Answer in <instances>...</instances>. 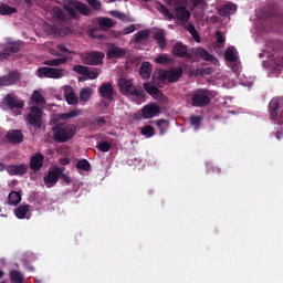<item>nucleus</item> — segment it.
Listing matches in <instances>:
<instances>
[{
  "label": "nucleus",
  "mask_w": 283,
  "mask_h": 283,
  "mask_svg": "<svg viewBox=\"0 0 283 283\" xmlns=\"http://www.w3.org/2000/svg\"><path fill=\"white\" fill-rule=\"evenodd\" d=\"M64 11L60 7H54L51 10V14L59 23H67V21H76L82 17H91L92 9L87 4L81 1L71 0L69 3L63 6ZM80 13V14H78Z\"/></svg>",
  "instance_id": "nucleus-1"
},
{
  "label": "nucleus",
  "mask_w": 283,
  "mask_h": 283,
  "mask_svg": "<svg viewBox=\"0 0 283 283\" xmlns=\"http://www.w3.org/2000/svg\"><path fill=\"white\" fill-rule=\"evenodd\" d=\"M270 119L275 127V138L282 140L283 138V97H273L269 104Z\"/></svg>",
  "instance_id": "nucleus-2"
},
{
  "label": "nucleus",
  "mask_w": 283,
  "mask_h": 283,
  "mask_svg": "<svg viewBox=\"0 0 283 283\" xmlns=\"http://www.w3.org/2000/svg\"><path fill=\"white\" fill-rule=\"evenodd\" d=\"M76 136V126L73 124H56L53 127V140L55 143H67Z\"/></svg>",
  "instance_id": "nucleus-3"
},
{
  "label": "nucleus",
  "mask_w": 283,
  "mask_h": 283,
  "mask_svg": "<svg viewBox=\"0 0 283 283\" xmlns=\"http://www.w3.org/2000/svg\"><path fill=\"white\" fill-rule=\"evenodd\" d=\"M119 92L123 96H136V98H145V91L143 88H136L132 80L125 77L119 78L118 81Z\"/></svg>",
  "instance_id": "nucleus-4"
},
{
  "label": "nucleus",
  "mask_w": 283,
  "mask_h": 283,
  "mask_svg": "<svg viewBox=\"0 0 283 283\" xmlns=\"http://www.w3.org/2000/svg\"><path fill=\"white\" fill-rule=\"evenodd\" d=\"M192 107H207L211 105V91L207 88H199L191 94Z\"/></svg>",
  "instance_id": "nucleus-5"
},
{
  "label": "nucleus",
  "mask_w": 283,
  "mask_h": 283,
  "mask_svg": "<svg viewBox=\"0 0 283 283\" xmlns=\"http://www.w3.org/2000/svg\"><path fill=\"white\" fill-rule=\"evenodd\" d=\"M36 76L39 78H63L65 76V70L64 69H56V67H50V66H41L36 70Z\"/></svg>",
  "instance_id": "nucleus-6"
},
{
  "label": "nucleus",
  "mask_w": 283,
  "mask_h": 283,
  "mask_svg": "<svg viewBox=\"0 0 283 283\" xmlns=\"http://www.w3.org/2000/svg\"><path fill=\"white\" fill-rule=\"evenodd\" d=\"M182 78V67H172L170 70L161 71L158 75L159 83H178Z\"/></svg>",
  "instance_id": "nucleus-7"
},
{
  "label": "nucleus",
  "mask_w": 283,
  "mask_h": 283,
  "mask_svg": "<svg viewBox=\"0 0 283 283\" xmlns=\"http://www.w3.org/2000/svg\"><path fill=\"white\" fill-rule=\"evenodd\" d=\"M27 120L31 127L41 129L43 126V111L38 106H31V111L27 116Z\"/></svg>",
  "instance_id": "nucleus-8"
},
{
  "label": "nucleus",
  "mask_w": 283,
  "mask_h": 283,
  "mask_svg": "<svg viewBox=\"0 0 283 283\" xmlns=\"http://www.w3.org/2000/svg\"><path fill=\"white\" fill-rule=\"evenodd\" d=\"M73 72H76V74H80L81 76H84L85 78H90L91 81H94V78H98L101 74L99 69H92L85 66V65H74L73 66Z\"/></svg>",
  "instance_id": "nucleus-9"
},
{
  "label": "nucleus",
  "mask_w": 283,
  "mask_h": 283,
  "mask_svg": "<svg viewBox=\"0 0 283 283\" xmlns=\"http://www.w3.org/2000/svg\"><path fill=\"white\" fill-rule=\"evenodd\" d=\"M103 59H105V54L98 51H92L85 53L83 61L86 65H103Z\"/></svg>",
  "instance_id": "nucleus-10"
},
{
  "label": "nucleus",
  "mask_w": 283,
  "mask_h": 283,
  "mask_svg": "<svg viewBox=\"0 0 283 283\" xmlns=\"http://www.w3.org/2000/svg\"><path fill=\"white\" fill-rule=\"evenodd\" d=\"M125 56H127V49L117 46L116 44L107 45L106 59H125Z\"/></svg>",
  "instance_id": "nucleus-11"
},
{
  "label": "nucleus",
  "mask_w": 283,
  "mask_h": 283,
  "mask_svg": "<svg viewBox=\"0 0 283 283\" xmlns=\"http://www.w3.org/2000/svg\"><path fill=\"white\" fill-rule=\"evenodd\" d=\"M98 95L105 98V101H108V103H112V101H114V86H112V83H103L98 87Z\"/></svg>",
  "instance_id": "nucleus-12"
},
{
  "label": "nucleus",
  "mask_w": 283,
  "mask_h": 283,
  "mask_svg": "<svg viewBox=\"0 0 283 283\" xmlns=\"http://www.w3.org/2000/svg\"><path fill=\"white\" fill-rule=\"evenodd\" d=\"M190 52L192 56H196L197 59H201L202 61H210V62L218 61L216 56H213L211 53H209V51H207L202 46L192 48Z\"/></svg>",
  "instance_id": "nucleus-13"
},
{
  "label": "nucleus",
  "mask_w": 283,
  "mask_h": 283,
  "mask_svg": "<svg viewBox=\"0 0 283 283\" xmlns=\"http://www.w3.org/2000/svg\"><path fill=\"white\" fill-rule=\"evenodd\" d=\"M60 174H61V168L59 167H55L48 172V175L44 177V185L48 187V189L54 187V185L59 182Z\"/></svg>",
  "instance_id": "nucleus-14"
},
{
  "label": "nucleus",
  "mask_w": 283,
  "mask_h": 283,
  "mask_svg": "<svg viewBox=\"0 0 283 283\" xmlns=\"http://www.w3.org/2000/svg\"><path fill=\"white\" fill-rule=\"evenodd\" d=\"M172 54L175 56H178L179 59H193V54L189 53V50L187 49V45L177 42L172 48Z\"/></svg>",
  "instance_id": "nucleus-15"
},
{
  "label": "nucleus",
  "mask_w": 283,
  "mask_h": 283,
  "mask_svg": "<svg viewBox=\"0 0 283 283\" xmlns=\"http://www.w3.org/2000/svg\"><path fill=\"white\" fill-rule=\"evenodd\" d=\"M3 105H6L9 109H23L25 107V103L23 101H18L12 96V94H7L2 99Z\"/></svg>",
  "instance_id": "nucleus-16"
},
{
  "label": "nucleus",
  "mask_w": 283,
  "mask_h": 283,
  "mask_svg": "<svg viewBox=\"0 0 283 283\" xmlns=\"http://www.w3.org/2000/svg\"><path fill=\"white\" fill-rule=\"evenodd\" d=\"M157 114H160V106L155 103L147 104L142 108L143 118H154V116H156Z\"/></svg>",
  "instance_id": "nucleus-17"
},
{
  "label": "nucleus",
  "mask_w": 283,
  "mask_h": 283,
  "mask_svg": "<svg viewBox=\"0 0 283 283\" xmlns=\"http://www.w3.org/2000/svg\"><path fill=\"white\" fill-rule=\"evenodd\" d=\"M6 171L9 174V176H25V174H28V165H10L6 168Z\"/></svg>",
  "instance_id": "nucleus-18"
},
{
  "label": "nucleus",
  "mask_w": 283,
  "mask_h": 283,
  "mask_svg": "<svg viewBox=\"0 0 283 283\" xmlns=\"http://www.w3.org/2000/svg\"><path fill=\"white\" fill-rule=\"evenodd\" d=\"M44 160L45 156L41 153H36L30 158V169H32V171H41Z\"/></svg>",
  "instance_id": "nucleus-19"
},
{
  "label": "nucleus",
  "mask_w": 283,
  "mask_h": 283,
  "mask_svg": "<svg viewBox=\"0 0 283 283\" xmlns=\"http://www.w3.org/2000/svg\"><path fill=\"white\" fill-rule=\"evenodd\" d=\"M176 19L180 21L181 25L189 23V19H191V13L187 10V7L179 6L176 8Z\"/></svg>",
  "instance_id": "nucleus-20"
},
{
  "label": "nucleus",
  "mask_w": 283,
  "mask_h": 283,
  "mask_svg": "<svg viewBox=\"0 0 283 283\" xmlns=\"http://www.w3.org/2000/svg\"><path fill=\"white\" fill-rule=\"evenodd\" d=\"M7 140L11 145H19L23 143V133L20 129H12L7 133Z\"/></svg>",
  "instance_id": "nucleus-21"
},
{
  "label": "nucleus",
  "mask_w": 283,
  "mask_h": 283,
  "mask_svg": "<svg viewBox=\"0 0 283 283\" xmlns=\"http://www.w3.org/2000/svg\"><path fill=\"white\" fill-rule=\"evenodd\" d=\"M64 90V98L69 105H77L78 97L76 96V93H74V88L72 86L66 85L63 87Z\"/></svg>",
  "instance_id": "nucleus-22"
},
{
  "label": "nucleus",
  "mask_w": 283,
  "mask_h": 283,
  "mask_svg": "<svg viewBox=\"0 0 283 283\" xmlns=\"http://www.w3.org/2000/svg\"><path fill=\"white\" fill-rule=\"evenodd\" d=\"M17 81H19V75L14 72H11L8 75L0 77V87H9L10 85H14Z\"/></svg>",
  "instance_id": "nucleus-23"
},
{
  "label": "nucleus",
  "mask_w": 283,
  "mask_h": 283,
  "mask_svg": "<svg viewBox=\"0 0 283 283\" xmlns=\"http://www.w3.org/2000/svg\"><path fill=\"white\" fill-rule=\"evenodd\" d=\"M21 50L19 43L14 42L7 46L3 52L0 53V60L3 61L10 57V54H17Z\"/></svg>",
  "instance_id": "nucleus-24"
},
{
  "label": "nucleus",
  "mask_w": 283,
  "mask_h": 283,
  "mask_svg": "<svg viewBox=\"0 0 283 283\" xmlns=\"http://www.w3.org/2000/svg\"><path fill=\"white\" fill-rule=\"evenodd\" d=\"M151 63L143 62L139 67V76L144 78V81H148V78H151Z\"/></svg>",
  "instance_id": "nucleus-25"
},
{
  "label": "nucleus",
  "mask_w": 283,
  "mask_h": 283,
  "mask_svg": "<svg viewBox=\"0 0 283 283\" xmlns=\"http://www.w3.org/2000/svg\"><path fill=\"white\" fill-rule=\"evenodd\" d=\"M65 63H67V55L44 61V65H48L49 67H59V65H65Z\"/></svg>",
  "instance_id": "nucleus-26"
},
{
  "label": "nucleus",
  "mask_w": 283,
  "mask_h": 283,
  "mask_svg": "<svg viewBox=\"0 0 283 283\" xmlns=\"http://www.w3.org/2000/svg\"><path fill=\"white\" fill-rule=\"evenodd\" d=\"M93 90L91 87H84L80 92V103L85 105L92 98Z\"/></svg>",
  "instance_id": "nucleus-27"
},
{
  "label": "nucleus",
  "mask_w": 283,
  "mask_h": 283,
  "mask_svg": "<svg viewBox=\"0 0 283 283\" xmlns=\"http://www.w3.org/2000/svg\"><path fill=\"white\" fill-rule=\"evenodd\" d=\"M156 10H158L160 12V14L166 17V19H168V21H174V19H176V15H174V13L169 12V9H167L165 7V4H163L160 2L156 3Z\"/></svg>",
  "instance_id": "nucleus-28"
},
{
  "label": "nucleus",
  "mask_w": 283,
  "mask_h": 283,
  "mask_svg": "<svg viewBox=\"0 0 283 283\" xmlns=\"http://www.w3.org/2000/svg\"><path fill=\"white\" fill-rule=\"evenodd\" d=\"M144 90L147 92V94H149V96L163 95V92L158 87L151 85L149 82L144 83Z\"/></svg>",
  "instance_id": "nucleus-29"
},
{
  "label": "nucleus",
  "mask_w": 283,
  "mask_h": 283,
  "mask_svg": "<svg viewBox=\"0 0 283 283\" xmlns=\"http://www.w3.org/2000/svg\"><path fill=\"white\" fill-rule=\"evenodd\" d=\"M30 211V205H21L18 207V209L14 211V216L19 219V220H23L25 218V216H28Z\"/></svg>",
  "instance_id": "nucleus-30"
},
{
  "label": "nucleus",
  "mask_w": 283,
  "mask_h": 283,
  "mask_svg": "<svg viewBox=\"0 0 283 283\" xmlns=\"http://www.w3.org/2000/svg\"><path fill=\"white\" fill-rule=\"evenodd\" d=\"M1 17H10V14H17V8L10 7L8 3L0 4Z\"/></svg>",
  "instance_id": "nucleus-31"
},
{
  "label": "nucleus",
  "mask_w": 283,
  "mask_h": 283,
  "mask_svg": "<svg viewBox=\"0 0 283 283\" xmlns=\"http://www.w3.org/2000/svg\"><path fill=\"white\" fill-rule=\"evenodd\" d=\"M226 61H229V63H235L238 61V55L235 54V48L228 46L224 53Z\"/></svg>",
  "instance_id": "nucleus-32"
},
{
  "label": "nucleus",
  "mask_w": 283,
  "mask_h": 283,
  "mask_svg": "<svg viewBox=\"0 0 283 283\" xmlns=\"http://www.w3.org/2000/svg\"><path fill=\"white\" fill-rule=\"evenodd\" d=\"M154 40L157 41L160 50H165L167 48V39L165 38V33L163 32H156L154 35Z\"/></svg>",
  "instance_id": "nucleus-33"
},
{
  "label": "nucleus",
  "mask_w": 283,
  "mask_h": 283,
  "mask_svg": "<svg viewBox=\"0 0 283 283\" xmlns=\"http://www.w3.org/2000/svg\"><path fill=\"white\" fill-rule=\"evenodd\" d=\"M8 200H9V205H11L12 207H17V205L21 202V192L11 191L9 193Z\"/></svg>",
  "instance_id": "nucleus-34"
},
{
  "label": "nucleus",
  "mask_w": 283,
  "mask_h": 283,
  "mask_svg": "<svg viewBox=\"0 0 283 283\" xmlns=\"http://www.w3.org/2000/svg\"><path fill=\"white\" fill-rule=\"evenodd\" d=\"M31 101L35 105H45V97H43V94L39 91H34L31 95Z\"/></svg>",
  "instance_id": "nucleus-35"
},
{
  "label": "nucleus",
  "mask_w": 283,
  "mask_h": 283,
  "mask_svg": "<svg viewBox=\"0 0 283 283\" xmlns=\"http://www.w3.org/2000/svg\"><path fill=\"white\" fill-rule=\"evenodd\" d=\"M44 30L46 34H51L52 36H63V31H61V29L53 27L51 24H46L44 27Z\"/></svg>",
  "instance_id": "nucleus-36"
},
{
  "label": "nucleus",
  "mask_w": 283,
  "mask_h": 283,
  "mask_svg": "<svg viewBox=\"0 0 283 283\" xmlns=\"http://www.w3.org/2000/svg\"><path fill=\"white\" fill-rule=\"evenodd\" d=\"M235 10H238V8L235 7V4H224L221 9H220V14L222 17H229V14H233V12H235Z\"/></svg>",
  "instance_id": "nucleus-37"
},
{
  "label": "nucleus",
  "mask_w": 283,
  "mask_h": 283,
  "mask_svg": "<svg viewBox=\"0 0 283 283\" xmlns=\"http://www.w3.org/2000/svg\"><path fill=\"white\" fill-rule=\"evenodd\" d=\"M76 116H81V111L73 109L69 113H62L59 115V118H61V120H70V118H76Z\"/></svg>",
  "instance_id": "nucleus-38"
},
{
  "label": "nucleus",
  "mask_w": 283,
  "mask_h": 283,
  "mask_svg": "<svg viewBox=\"0 0 283 283\" xmlns=\"http://www.w3.org/2000/svg\"><path fill=\"white\" fill-rule=\"evenodd\" d=\"M186 30L189 32V34H191L192 39H195L197 43H200V35L198 34V30H196L193 23H188Z\"/></svg>",
  "instance_id": "nucleus-39"
},
{
  "label": "nucleus",
  "mask_w": 283,
  "mask_h": 283,
  "mask_svg": "<svg viewBox=\"0 0 283 283\" xmlns=\"http://www.w3.org/2000/svg\"><path fill=\"white\" fill-rule=\"evenodd\" d=\"M155 63H157L158 65H169L171 63V59H169V55L167 54H159L155 59Z\"/></svg>",
  "instance_id": "nucleus-40"
},
{
  "label": "nucleus",
  "mask_w": 283,
  "mask_h": 283,
  "mask_svg": "<svg viewBox=\"0 0 283 283\" xmlns=\"http://www.w3.org/2000/svg\"><path fill=\"white\" fill-rule=\"evenodd\" d=\"M10 280L13 283H23V274L17 270H13L10 272Z\"/></svg>",
  "instance_id": "nucleus-41"
},
{
  "label": "nucleus",
  "mask_w": 283,
  "mask_h": 283,
  "mask_svg": "<svg viewBox=\"0 0 283 283\" xmlns=\"http://www.w3.org/2000/svg\"><path fill=\"white\" fill-rule=\"evenodd\" d=\"M156 125L160 132V136H163L167 132V127H169V122L167 119H158Z\"/></svg>",
  "instance_id": "nucleus-42"
},
{
  "label": "nucleus",
  "mask_w": 283,
  "mask_h": 283,
  "mask_svg": "<svg viewBox=\"0 0 283 283\" xmlns=\"http://www.w3.org/2000/svg\"><path fill=\"white\" fill-rule=\"evenodd\" d=\"M76 167L81 171H90V169H92V165L90 164V161H87V159L78 160Z\"/></svg>",
  "instance_id": "nucleus-43"
},
{
  "label": "nucleus",
  "mask_w": 283,
  "mask_h": 283,
  "mask_svg": "<svg viewBox=\"0 0 283 283\" xmlns=\"http://www.w3.org/2000/svg\"><path fill=\"white\" fill-rule=\"evenodd\" d=\"M149 39V31L143 30L135 34V43H140V41H145Z\"/></svg>",
  "instance_id": "nucleus-44"
},
{
  "label": "nucleus",
  "mask_w": 283,
  "mask_h": 283,
  "mask_svg": "<svg viewBox=\"0 0 283 283\" xmlns=\"http://www.w3.org/2000/svg\"><path fill=\"white\" fill-rule=\"evenodd\" d=\"M99 25L101 28H106L107 30H109V28H114V20L109 18H102L99 20Z\"/></svg>",
  "instance_id": "nucleus-45"
},
{
  "label": "nucleus",
  "mask_w": 283,
  "mask_h": 283,
  "mask_svg": "<svg viewBox=\"0 0 283 283\" xmlns=\"http://www.w3.org/2000/svg\"><path fill=\"white\" fill-rule=\"evenodd\" d=\"M143 136H147V138H151V136H155L156 132L150 125H146L142 128Z\"/></svg>",
  "instance_id": "nucleus-46"
},
{
  "label": "nucleus",
  "mask_w": 283,
  "mask_h": 283,
  "mask_svg": "<svg viewBox=\"0 0 283 283\" xmlns=\"http://www.w3.org/2000/svg\"><path fill=\"white\" fill-rule=\"evenodd\" d=\"M190 125H192V127H196V129H198L200 125H202V117L198 115H192L190 117Z\"/></svg>",
  "instance_id": "nucleus-47"
},
{
  "label": "nucleus",
  "mask_w": 283,
  "mask_h": 283,
  "mask_svg": "<svg viewBox=\"0 0 283 283\" xmlns=\"http://www.w3.org/2000/svg\"><path fill=\"white\" fill-rule=\"evenodd\" d=\"M97 149L103 153H107L112 149V144L108 142H102L97 145Z\"/></svg>",
  "instance_id": "nucleus-48"
},
{
  "label": "nucleus",
  "mask_w": 283,
  "mask_h": 283,
  "mask_svg": "<svg viewBox=\"0 0 283 283\" xmlns=\"http://www.w3.org/2000/svg\"><path fill=\"white\" fill-rule=\"evenodd\" d=\"M86 2L93 10H99L103 7V3L99 0H86Z\"/></svg>",
  "instance_id": "nucleus-49"
},
{
  "label": "nucleus",
  "mask_w": 283,
  "mask_h": 283,
  "mask_svg": "<svg viewBox=\"0 0 283 283\" xmlns=\"http://www.w3.org/2000/svg\"><path fill=\"white\" fill-rule=\"evenodd\" d=\"M65 168H61V174L59 175V178L62 180V182H65V185H71L72 179L67 175L64 174Z\"/></svg>",
  "instance_id": "nucleus-50"
},
{
  "label": "nucleus",
  "mask_w": 283,
  "mask_h": 283,
  "mask_svg": "<svg viewBox=\"0 0 283 283\" xmlns=\"http://www.w3.org/2000/svg\"><path fill=\"white\" fill-rule=\"evenodd\" d=\"M196 76H203V74H211V69L206 67V69H197L195 71Z\"/></svg>",
  "instance_id": "nucleus-51"
},
{
  "label": "nucleus",
  "mask_w": 283,
  "mask_h": 283,
  "mask_svg": "<svg viewBox=\"0 0 283 283\" xmlns=\"http://www.w3.org/2000/svg\"><path fill=\"white\" fill-rule=\"evenodd\" d=\"M133 32H136V25L130 24L123 29L122 34H132Z\"/></svg>",
  "instance_id": "nucleus-52"
},
{
  "label": "nucleus",
  "mask_w": 283,
  "mask_h": 283,
  "mask_svg": "<svg viewBox=\"0 0 283 283\" xmlns=\"http://www.w3.org/2000/svg\"><path fill=\"white\" fill-rule=\"evenodd\" d=\"M216 39H217V43H219L220 45L226 43V39L224 35H222L221 31H217L216 32Z\"/></svg>",
  "instance_id": "nucleus-53"
},
{
  "label": "nucleus",
  "mask_w": 283,
  "mask_h": 283,
  "mask_svg": "<svg viewBox=\"0 0 283 283\" xmlns=\"http://www.w3.org/2000/svg\"><path fill=\"white\" fill-rule=\"evenodd\" d=\"M107 120H105V117H98L95 119L94 125H97V127H103Z\"/></svg>",
  "instance_id": "nucleus-54"
},
{
  "label": "nucleus",
  "mask_w": 283,
  "mask_h": 283,
  "mask_svg": "<svg viewBox=\"0 0 283 283\" xmlns=\"http://www.w3.org/2000/svg\"><path fill=\"white\" fill-rule=\"evenodd\" d=\"M57 50H59V52H64V54H72V51L66 49L63 44H59Z\"/></svg>",
  "instance_id": "nucleus-55"
},
{
  "label": "nucleus",
  "mask_w": 283,
  "mask_h": 283,
  "mask_svg": "<svg viewBox=\"0 0 283 283\" xmlns=\"http://www.w3.org/2000/svg\"><path fill=\"white\" fill-rule=\"evenodd\" d=\"M208 174H220V168L216 167V166H208Z\"/></svg>",
  "instance_id": "nucleus-56"
},
{
  "label": "nucleus",
  "mask_w": 283,
  "mask_h": 283,
  "mask_svg": "<svg viewBox=\"0 0 283 283\" xmlns=\"http://www.w3.org/2000/svg\"><path fill=\"white\" fill-rule=\"evenodd\" d=\"M71 160L67 157L61 158L60 159V165H70Z\"/></svg>",
  "instance_id": "nucleus-57"
},
{
  "label": "nucleus",
  "mask_w": 283,
  "mask_h": 283,
  "mask_svg": "<svg viewBox=\"0 0 283 283\" xmlns=\"http://www.w3.org/2000/svg\"><path fill=\"white\" fill-rule=\"evenodd\" d=\"M111 14H112L113 17H115L116 19H120V17H123V13L119 12V11H112Z\"/></svg>",
  "instance_id": "nucleus-58"
},
{
  "label": "nucleus",
  "mask_w": 283,
  "mask_h": 283,
  "mask_svg": "<svg viewBox=\"0 0 283 283\" xmlns=\"http://www.w3.org/2000/svg\"><path fill=\"white\" fill-rule=\"evenodd\" d=\"M193 6H200L202 3V0H192Z\"/></svg>",
  "instance_id": "nucleus-59"
},
{
  "label": "nucleus",
  "mask_w": 283,
  "mask_h": 283,
  "mask_svg": "<svg viewBox=\"0 0 283 283\" xmlns=\"http://www.w3.org/2000/svg\"><path fill=\"white\" fill-rule=\"evenodd\" d=\"M0 171H6V165L3 163H0Z\"/></svg>",
  "instance_id": "nucleus-60"
},
{
  "label": "nucleus",
  "mask_w": 283,
  "mask_h": 283,
  "mask_svg": "<svg viewBox=\"0 0 283 283\" xmlns=\"http://www.w3.org/2000/svg\"><path fill=\"white\" fill-rule=\"evenodd\" d=\"M24 2L27 3V6H29V8H31V6H32V0H24Z\"/></svg>",
  "instance_id": "nucleus-61"
},
{
  "label": "nucleus",
  "mask_w": 283,
  "mask_h": 283,
  "mask_svg": "<svg viewBox=\"0 0 283 283\" xmlns=\"http://www.w3.org/2000/svg\"><path fill=\"white\" fill-rule=\"evenodd\" d=\"M3 275H6V272L0 270V280L3 277Z\"/></svg>",
  "instance_id": "nucleus-62"
},
{
  "label": "nucleus",
  "mask_w": 283,
  "mask_h": 283,
  "mask_svg": "<svg viewBox=\"0 0 283 283\" xmlns=\"http://www.w3.org/2000/svg\"><path fill=\"white\" fill-rule=\"evenodd\" d=\"M104 107H109V103L104 102Z\"/></svg>",
  "instance_id": "nucleus-63"
},
{
  "label": "nucleus",
  "mask_w": 283,
  "mask_h": 283,
  "mask_svg": "<svg viewBox=\"0 0 283 283\" xmlns=\"http://www.w3.org/2000/svg\"><path fill=\"white\" fill-rule=\"evenodd\" d=\"M114 1H116V0H111L112 3H114Z\"/></svg>",
  "instance_id": "nucleus-64"
}]
</instances>
